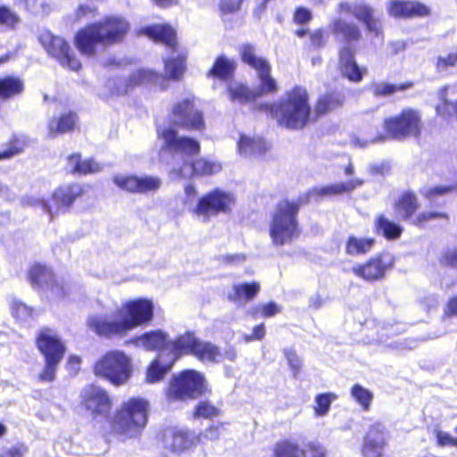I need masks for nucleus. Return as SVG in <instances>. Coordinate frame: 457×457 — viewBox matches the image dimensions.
Here are the masks:
<instances>
[{
    "mask_svg": "<svg viewBox=\"0 0 457 457\" xmlns=\"http://www.w3.org/2000/svg\"><path fill=\"white\" fill-rule=\"evenodd\" d=\"M157 132L159 138L163 141L160 158L170 166V179L212 175L221 170V165L212 160L201 158L193 161V156L200 151V145L195 139L180 137L178 131L170 127L160 128Z\"/></svg>",
    "mask_w": 457,
    "mask_h": 457,
    "instance_id": "f257e3e1",
    "label": "nucleus"
},
{
    "mask_svg": "<svg viewBox=\"0 0 457 457\" xmlns=\"http://www.w3.org/2000/svg\"><path fill=\"white\" fill-rule=\"evenodd\" d=\"M154 305L147 298L129 300L111 315L96 314L87 319V327L98 336L122 337L132 329L148 324L154 319Z\"/></svg>",
    "mask_w": 457,
    "mask_h": 457,
    "instance_id": "f03ea898",
    "label": "nucleus"
},
{
    "mask_svg": "<svg viewBox=\"0 0 457 457\" xmlns=\"http://www.w3.org/2000/svg\"><path fill=\"white\" fill-rule=\"evenodd\" d=\"M129 29V22L120 16H106L78 30L74 44L79 53L94 56L98 46L106 47L120 42Z\"/></svg>",
    "mask_w": 457,
    "mask_h": 457,
    "instance_id": "7ed1b4c3",
    "label": "nucleus"
},
{
    "mask_svg": "<svg viewBox=\"0 0 457 457\" xmlns=\"http://www.w3.org/2000/svg\"><path fill=\"white\" fill-rule=\"evenodd\" d=\"M240 55L242 61L256 71L259 85L255 88H249L242 83H230L228 86L230 99L243 104L263 95L275 93L278 86L276 80L270 76L271 67L268 61L258 56L255 47L249 44L241 46Z\"/></svg>",
    "mask_w": 457,
    "mask_h": 457,
    "instance_id": "20e7f679",
    "label": "nucleus"
},
{
    "mask_svg": "<svg viewBox=\"0 0 457 457\" xmlns=\"http://www.w3.org/2000/svg\"><path fill=\"white\" fill-rule=\"evenodd\" d=\"M270 112L280 126L291 129L303 128L311 113L306 89L296 87L287 92L284 97L270 106Z\"/></svg>",
    "mask_w": 457,
    "mask_h": 457,
    "instance_id": "39448f33",
    "label": "nucleus"
},
{
    "mask_svg": "<svg viewBox=\"0 0 457 457\" xmlns=\"http://www.w3.org/2000/svg\"><path fill=\"white\" fill-rule=\"evenodd\" d=\"M299 204L295 201H280L272 215L269 234L274 246L291 244L300 235L297 214Z\"/></svg>",
    "mask_w": 457,
    "mask_h": 457,
    "instance_id": "423d86ee",
    "label": "nucleus"
},
{
    "mask_svg": "<svg viewBox=\"0 0 457 457\" xmlns=\"http://www.w3.org/2000/svg\"><path fill=\"white\" fill-rule=\"evenodd\" d=\"M148 402L143 398H130L116 411L112 420V430L123 438L137 436L147 422Z\"/></svg>",
    "mask_w": 457,
    "mask_h": 457,
    "instance_id": "0eeeda50",
    "label": "nucleus"
},
{
    "mask_svg": "<svg viewBox=\"0 0 457 457\" xmlns=\"http://www.w3.org/2000/svg\"><path fill=\"white\" fill-rule=\"evenodd\" d=\"M139 34L145 35L155 42L164 44L172 50V56L164 60L165 71L170 79H179L186 70V54L177 49L176 33L166 24L142 28Z\"/></svg>",
    "mask_w": 457,
    "mask_h": 457,
    "instance_id": "6e6552de",
    "label": "nucleus"
},
{
    "mask_svg": "<svg viewBox=\"0 0 457 457\" xmlns=\"http://www.w3.org/2000/svg\"><path fill=\"white\" fill-rule=\"evenodd\" d=\"M133 371L131 358L122 351H110L94 366L96 376L104 378L115 386L125 385Z\"/></svg>",
    "mask_w": 457,
    "mask_h": 457,
    "instance_id": "1a4fd4ad",
    "label": "nucleus"
},
{
    "mask_svg": "<svg viewBox=\"0 0 457 457\" xmlns=\"http://www.w3.org/2000/svg\"><path fill=\"white\" fill-rule=\"evenodd\" d=\"M37 347L45 356L46 365L38 375L42 382H52L55 378L58 364L62 361L65 345L56 332L50 328H43L37 337Z\"/></svg>",
    "mask_w": 457,
    "mask_h": 457,
    "instance_id": "9d476101",
    "label": "nucleus"
},
{
    "mask_svg": "<svg viewBox=\"0 0 457 457\" xmlns=\"http://www.w3.org/2000/svg\"><path fill=\"white\" fill-rule=\"evenodd\" d=\"M384 129L386 136H379L371 142L382 141L386 137L402 140L409 137H419L422 129L421 115L414 109L406 108L401 113L386 119Z\"/></svg>",
    "mask_w": 457,
    "mask_h": 457,
    "instance_id": "9b49d317",
    "label": "nucleus"
},
{
    "mask_svg": "<svg viewBox=\"0 0 457 457\" xmlns=\"http://www.w3.org/2000/svg\"><path fill=\"white\" fill-rule=\"evenodd\" d=\"M234 202L232 194L216 189L200 197L195 205H190L189 211L197 219L206 222L220 212H228Z\"/></svg>",
    "mask_w": 457,
    "mask_h": 457,
    "instance_id": "f8f14e48",
    "label": "nucleus"
},
{
    "mask_svg": "<svg viewBox=\"0 0 457 457\" xmlns=\"http://www.w3.org/2000/svg\"><path fill=\"white\" fill-rule=\"evenodd\" d=\"M205 390L204 376L195 370L182 371L170 382L167 391L170 400H183L195 398L202 395Z\"/></svg>",
    "mask_w": 457,
    "mask_h": 457,
    "instance_id": "ddd939ff",
    "label": "nucleus"
},
{
    "mask_svg": "<svg viewBox=\"0 0 457 457\" xmlns=\"http://www.w3.org/2000/svg\"><path fill=\"white\" fill-rule=\"evenodd\" d=\"M82 194L83 188L80 184H66L56 188L50 200H37L33 204L39 205L50 217H53L69 212L73 203Z\"/></svg>",
    "mask_w": 457,
    "mask_h": 457,
    "instance_id": "4468645a",
    "label": "nucleus"
},
{
    "mask_svg": "<svg viewBox=\"0 0 457 457\" xmlns=\"http://www.w3.org/2000/svg\"><path fill=\"white\" fill-rule=\"evenodd\" d=\"M170 120L187 129L200 130L204 126L203 114L195 107L194 96H189L173 104Z\"/></svg>",
    "mask_w": 457,
    "mask_h": 457,
    "instance_id": "2eb2a0df",
    "label": "nucleus"
},
{
    "mask_svg": "<svg viewBox=\"0 0 457 457\" xmlns=\"http://www.w3.org/2000/svg\"><path fill=\"white\" fill-rule=\"evenodd\" d=\"M325 447L317 441L299 444L294 440H282L273 447V457H326Z\"/></svg>",
    "mask_w": 457,
    "mask_h": 457,
    "instance_id": "dca6fc26",
    "label": "nucleus"
},
{
    "mask_svg": "<svg viewBox=\"0 0 457 457\" xmlns=\"http://www.w3.org/2000/svg\"><path fill=\"white\" fill-rule=\"evenodd\" d=\"M39 41L47 53L57 59L62 66L68 67L71 71H78L81 67L79 60L62 37L45 32L39 37Z\"/></svg>",
    "mask_w": 457,
    "mask_h": 457,
    "instance_id": "f3484780",
    "label": "nucleus"
},
{
    "mask_svg": "<svg viewBox=\"0 0 457 457\" xmlns=\"http://www.w3.org/2000/svg\"><path fill=\"white\" fill-rule=\"evenodd\" d=\"M163 446L175 453H180L201 443V436L188 429L170 427L162 434Z\"/></svg>",
    "mask_w": 457,
    "mask_h": 457,
    "instance_id": "a211bd4d",
    "label": "nucleus"
},
{
    "mask_svg": "<svg viewBox=\"0 0 457 457\" xmlns=\"http://www.w3.org/2000/svg\"><path fill=\"white\" fill-rule=\"evenodd\" d=\"M394 259L389 253H382L370 259L364 264L353 266L352 272L358 278L366 281H376L382 278L386 272L393 266Z\"/></svg>",
    "mask_w": 457,
    "mask_h": 457,
    "instance_id": "6ab92c4d",
    "label": "nucleus"
},
{
    "mask_svg": "<svg viewBox=\"0 0 457 457\" xmlns=\"http://www.w3.org/2000/svg\"><path fill=\"white\" fill-rule=\"evenodd\" d=\"M113 182L120 189L139 194L156 191L162 185L159 178L152 176L116 175Z\"/></svg>",
    "mask_w": 457,
    "mask_h": 457,
    "instance_id": "aec40b11",
    "label": "nucleus"
},
{
    "mask_svg": "<svg viewBox=\"0 0 457 457\" xmlns=\"http://www.w3.org/2000/svg\"><path fill=\"white\" fill-rule=\"evenodd\" d=\"M164 78L160 74L145 69H139L134 71L127 80L119 79L118 80L109 81L110 85H113L112 95H124L136 86L145 84L156 85L159 81L164 82Z\"/></svg>",
    "mask_w": 457,
    "mask_h": 457,
    "instance_id": "412c9836",
    "label": "nucleus"
},
{
    "mask_svg": "<svg viewBox=\"0 0 457 457\" xmlns=\"http://www.w3.org/2000/svg\"><path fill=\"white\" fill-rule=\"evenodd\" d=\"M82 403L92 414L105 415L112 407V400L104 388L89 385L82 391Z\"/></svg>",
    "mask_w": 457,
    "mask_h": 457,
    "instance_id": "4be33fe9",
    "label": "nucleus"
},
{
    "mask_svg": "<svg viewBox=\"0 0 457 457\" xmlns=\"http://www.w3.org/2000/svg\"><path fill=\"white\" fill-rule=\"evenodd\" d=\"M386 444L385 426L377 422L370 428L365 436L361 453L363 457H381Z\"/></svg>",
    "mask_w": 457,
    "mask_h": 457,
    "instance_id": "5701e85b",
    "label": "nucleus"
},
{
    "mask_svg": "<svg viewBox=\"0 0 457 457\" xmlns=\"http://www.w3.org/2000/svg\"><path fill=\"white\" fill-rule=\"evenodd\" d=\"M339 69L342 75L352 82L361 81L366 73V68H361L355 60L354 47L347 45L343 46L339 52Z\"/></svg>",
    "mask_w": 457,
    "mask_h": 457,
    "instance_id": "b1692460",
    "label": "nucleus"
},
{
    "mask_svg": "<svg viewBox=\"0 0 457 457\" xmlns=\"http://www.w3.org/2000/svg\"><path fill=\"white\" fill-rule=\"evenodd\" d=\"M389 15L395 18L424 17L430 14L425 4L416 1L391 0L387 4Z\"/></svg>",
    "mask_w": 457,
    "mask_h": 457,
    "instance_id": "393cba45",
    "label": "nucleus"
},
{
    "mask_svg": "<svg viewBox=\"0 0 457 457\" xmlns=\"http://www.w3.org/2000/svg\"><path fill=\"white\" fill-rule=\"evenodd\" d=\"M134 342L137 347H142L147 351H159V353L164 351V357H167L169 353L168 345L170 340L168 335L162 330L146 332L136 337Z\"/></svg>",
    "mask_w": 457,
    "mask_h": 457,
    "instance_id": "a878e982",
    "label": "nucleus"
},
{
    "mask_svg": "<svg viewBox=\"0 0 457 457\" xmlns=\"http://www.w3.org/2000/svg\"><path fill=\"white\" fill-rule=\"evenodd\" d=\"M199 340L191 333H186L179 336L174 341H170L168 345L170 362H174L184 353H192L195 352V348Z\"/></svg>",
    "mask_w": 457,
    "mask_h": 457,
    "instance_id": "bb28decb",
    "label": "nucleus"
},
{
    "mask_svg": "<svg viewBox=\"0 0 457 457\" xmlns=\"http://www.w3.org/2000/svg\"><path fill=\"white\" fill-rule=\"evenodd\" d=\"M363 179L353 178L345 182L334 183L319 187L312 191V195L319 197L336 196L345 193H351L363 185Z\"/></svg>",
    "mask_w": 457,
    "mask_h": 457,
    "instance_id": "cd10ccee",
    "label": "nucleus"
},
{
    "mask_svg": "<svg viewBox=\"0 0 457 457\" xmlns=\"http://www.w3.org/2000/svg\"><path fill=\"white\" fill-rule=\"evenodd\" d=\"M261 286L258 282L234 284L231 291L228 294L230 301L238 306H245L253 300L260 292Z\"/></svg>",
    "mask_w": 457,
    "mask_h": 457,
    "instance_id": "c85d7f7f",
    "label": "nucleus"
},
{
    "mask_svg": "<svg viewBox=\"0 0 457 457\" xmlns=\"http://www.w3.org/2000/svg\"><path fill=\"white\" fill-rule=\"evenodd\" d=\"M329 28L336 37L348 43L356 42L361 38V31L359 26L356 23L345 21L341 17L334 19L331 21Z\"/></svg>",
    "mask_w": 457,
    "mask_h": 457,
    "instance_id": "c756f323",
    "label": "nucleus"
},
{
    "mask_svg": "<svg viewBox=\"0 0 457 457\" xmlns=\"http://www.w3.org/2000/svg\"><path fill=\"white\" fill-rule=\"evenodd\" d=\"M30 283L35 284L43 290L50 289L56 295L62 292V288L54 280L51 270L40 264L35 265L30 270Z\"/></svg>",
    "mask_w": 457,
    "mask_h": 457,
    "instance_id": "7c9ffc66",
    "label": "nucleus"
},
{
    "mask_svg": "<svg viewBox=\"0 0 457 457\" xmlns=\"http://www.w3.org/2000/svg\"><path fill=\"white\" fill-rule=\"evenodd\" d=\"M419 207L417 196L410 191L403 192L394 205L396 217L403 220H411Z\"/></svg>",
    "mask_w": 457,
    "mask_h": 457,
    "instance_id": "2f4dec72",
    "label": "nucleus"
},
{
    "mask_svg": "<svg viewBox=\"0 0 457 457\" xmlns=\"http://www.w3.org/2000/svg\"><path fill=\"white\" fill-rule=\"evenodd\" d=\"M237 149L241 156L251 157L264 154L268 145L261 137L242 135L237 143Z\"/></svg>",
    "mask_w": 457,
    "mask_h": 457,
    "instance_id": "473e14b6",
    "label": "nucleus"
},
{
    "mask_svg": "<svg viewBox=\"0 0 457 457\" xmlns=\"http://www.w3.org/2000/svg\"><path fill=\"white\" fill-rule=\"evenodd\" d=\"M174 362H170V357H164V351L159 353L157 358L151 363L146 371V381L156 383L171 369Z\"/></svg>",
    "mask_w": 457,
    "mask_h": 457,
    "instance_id": "72a5a7b5",
    "label": "nucleus"
},
{
    "mask_svg": "<svg viewBox=\"0 0 457 457\" xmlns=\"http://www.w3.org/2000/svg\"><path fill=\"white\" fill-rule=\"evenodd\" d=\"M237 63L233 59H229L225 55H220L216 58L213 66L208 71L207 76L226 80L233 75Z\"/></svg>",
    "mask_w": 457,
    "mask_h": 457,
    "instance_id": "f704fd0d",
    "label": "nucleus"
},
{
    "mask_svg": "<svg viewBox=\"0 0 457 457\" xmlns=\"http://www.w3.org/2000/svg\"><path fill=\"white\" fill-rule=\"evenodd\" d=\"M194 355L203 361L219 362L223 360V353L209 342L199 341Z\"/></svg>",
    "mask_w": 457,
    "mask_h": 457,
    "instance_id": "c9c22d12",
    "label": "nucleus"
},
{
    "mask_svg": "<svg viewBox=\"0 0 457 457\" xmlns=\"http://www.w3.org/2000/svg\"><path fill=\"white\" fill-rule=\"evenodd\" d=\"M448 86H445L437 91V97L442 102L436 106V114L444 119L457 116V100L449 102L446 98Z\"/></svg>",
    "mask_w": 457,
    "mask_h": 457,
    "instance_id": "e433bc0d",
    "label": "nucleus"
},
{
    "mask_svg": "<svg viewBox=\"0 0 457 457\" xmlns=\"http://www.w3.org/2000/svg\"><path fill=\"white\" fill-rule=\"evenodd\" d=\"M24 88L23 82L16 77L0 78V97L8 98L20 94Z\"/></svg>",
    "mask_w": 457,
    "mask_h": 457,
    "instance_id": "4c0bfd02",
    "label": "nucleus"
},
{
    "mask_svg": "<svg viewBox=\"0 0 457 457\" xmlns=\"http://www.w3.org/2000/svg\"><path fill=\"white\" fill-rule=\"evenodd\" d=\"M374 245L372 238L350 237L346 242L345 251L350 255L365 254Z\"/></svg>",
    "mask_w": 457,
    "mask_h": 457,
    "instance_id": "58836bf2",
    "label": "nucleus"
},
{
    "mask_svg": "<svg viewBox=\"0 0 457 457\" xmlns=\"http://www.w3.org/2000/svg\"><path fill=\"white\" fill-rule=\"evenodd\" d=\"M77 117L74 113L62 115L59 120H53L49 122V133L55 136L57 133H66L73 129Z\"/></svg>",
    "mask_w": 457,
    "mask_h": 457,
    "instance_id": "ea45409f",
    "label": "nucleus"
},
{
    "mask_svg": "<svg viewBox=\"0 0 457 457\" xmlns=\"http://www.w3.org/2000/svg\"><path fill=\"white\" fill-rule=\"evenodd\" d=\"M377 230L387 239H395L403 232L402 227L384 216H378L376 221Z\"/></svg>",
    "mask_w": 457,
    "mask_h": 457,
    "instance_id": "a19ab883",
    "label": "nucleus"
},
{
    "mask_svg": "<svg viewBox=\"0 0 457 457\" xmlns=\"http://www.w3.org/2000/svg\"><path fill=\"white\" fill-rule=\"evenodd\" d=\"M345 97L341 93H331L322 96L318 100L316 112L320 114L329 112L341 105Z\"/></svg>",
    "mask_w": 457,
    "mask_h": 457,
    "instance_id": "79ce46f5",
    "label": "nucleus"
},
{
    "mask_svg": "<svg viewBox=\"0 0 457 457\" xmlns=\"http://www.w3.org/2000/svg\"><path fill=\"white\" fill-rule=\"evenodd\" d=\"M412 82H405L400 84H390L386 82H379L373 86V93L376 96H388L396 92L403 91L412 87Z\"/></svg>",
    "mask_w": 457,
    "mask_h": 457,
    "instance_id": "37998d69",
    "label": "nucleus"
},
{
    "mask_svg": "<svg viewBox=\"0 0 457 457\" xmlns=\"http://www.w3.org/2000/svg\"><path fill=\"white\" fill-rule=\"evenodd\" d=\"M457 65V49L436 57L435 67L437 73L446 75L451 68Z\"/></svg>",
    "mask_w": 457,
    "mask_h": 457,
    "instance_id": "c03bdc74",
    "label": "nucleus"
},
{
    "mask_svg": "<svg viewBox=\"0 0 457 457\" xmlns=\"http://www.w3.org/2000/svg\"><path fill=\"white\" fill-rule=\"evenodd\" d=\"M351 396L364 411H368L370 409L373 400L372 392L359 384H356L352 387Z\"/></svg>",
    "mask_w": 457,
    "mask_h": 457,
    "instance_id": "a18cd8bd",
    "label": "nucleus"
},
{
    "mask_svg": "<svg viewBox=\"0 0 457 457\" xmlns=\"http://www.w3.org/2000/svg\"><path fill=\"white\" fill-rule=\"evenodd\" d=\"M337 399V395L333 393L320 394L315 397L314 411L316 416H325L329 409L333 401Z\"/></svg>",
    "mask_w": 457,
    "mask_h": 457,
    "instance_id": "49530a36",
    "label": "nucleus"
},
{
    "mask_svg": "<svg viewBox=\"0 0 457 457\" xmlns=\"http://www.w3.org/2000/svg\"><path fill=\"white\" fill-rule=\"evenodd\" d=\"M457 191V183L448 186L425 187L420 190V194L429 201H432L436 195H445Z\"/></svg>",
    "mask_w": 457,
    "mask_h": 457,
    "instance_id": "de8ad7c7",
    "label": "nucleus"
},
{
    "mask_svg": "<svg viewBox=\"0 0 457 457\" xmlns=\"http://www.w3.org/2000/svg\"><path fill=\"white\" fill-rule=\"evenodd\" d=\"M20 23L19 16L9 7L0 5V26L5 29H14Z\"/></svg>",
    "mask_w": 457,
    "mask_h": 457,
    "instance_id": "09e8293b",
    "label": "nucleus"
},
{
    "mask_svg": "<svg viewBox=\"0 0 457 457\" xmlns=\"http://www.w3.org/2000/svg\"><path fill=\"white\" fill-rule=\"evenodd\" d=\"M279 312L280 307L273 302L268 303L262 306H256L248 311L249 314L253 317H256L257 315L261 314V316L263 318L272 317Z\"/></svg>",
    "mask_w": 457,
    "mask_h": 457,
    "instance_id": "8fccbe9b",
    "label": "nucleus"
},
{
    "mask_svg": "<svg viewBox=\"0 0 457 457\" xmlns=\"http://www.w3.org/2000/svg\"><path fill=\"white\" fill-rule=\"evenodd\" d=\"M375 13V10L362 0L355 1L353 17L361 22L366 21Z\"/></svg>",
    "mask_w": 457,
    "mask_h": 457,
    "instance_id": "3c124183",
    "label": "nucleus"
},
{
    "mask_svg": "<svg viewBox=\"0 0 457 457\" xmlns=\"http://www.w3.org/2000/svg\"><path fill=\"white\" fill-rule=\"evenodd\" d=\"M11 312L19 322H25L29 315V308L25 303L13 298L11 302Z\"/></svg>",
    "mask_w": 457,
    "mask_h": 457,
    "instance_id": "603ef678",
    "label": "nucleus"
},
{
    "mask_svg": "<svg viewBox=\"0 0 457 457\" xmlns=\"http://www.w3.org/2000/svg\"><path fill=\"white\" fill-rule=\"evenodd\" d=\"M244 0H219L218 8L222 15L237 12Z\"/></svg>",
    "mask_w": 457,
    "mask_h": 457,
    "instance_id": "864d4df0",
    "label": "nucleus"
},
{
    "mask_svg": "<svg viewBox=\"0 0 457 457\" xmlns=\"http://www.w3.org/2000/svg\"><path fill=\"white\" fill-rule=\"evenodd\" d=\"M436 219L447 220L448 216L445 212L427 211L420 212L415 219H413L412 223L415 225L421 226L429 220Z\"/></svg>",
    "mask_w": 457,
    "mask_h": 457,
    "instance_id": "5fc2aeb1",
    "label": "nucleus"
},
{
    "mask_svg": "<svg viewBox=\"0 0 457 457\" xmlns=\"http://www.w3.org/2000/svg\"><path fill=\"white\" fill-rule=\"evenodd\" d=\"M367 30L376 37H383V25L379 17L374 13L370 18L363 22Z\"/></svg>",
    "mask_w": 457,
    "mask_h": 457,
    "instance_id": "6e6d98bb",
    "label": "nucleus"
},
{
    "mask_svg": "<svg viewBox=\"0 0 457 457\" xmlns=\"http://www.w3.org/2000/svg\"><path fill=\"white\" fill-rule=\"evenodd\" d=\"M442 265L457 268V247L444 250L439 257Z\"/></svg>",
    "mask_w": 457,
    "mask_h": 457,
    "instance_id": "4d7b16f0",
    "label": "nucleus"
},
{
    "mask_svg": "<svg viewBox=\"0 0 457 457\" xmlns=\"http://www.w3.org/2000/svg\"><path fill=\"white\" fill-rule=\"evenodd\" d=\"M218 409L207 402L200 403L195 411V416L202 418H212L218 415Z\"/></svg>",
    "mask_w": 457,
    "mask_h": 457,
    "instance_id": "13d9d810",
    "label": "nucleus"
},
{
    "mask_svg": "<svg viewBox=\"0 0 457 457\" xmlns=\"http://www.w3.org/2000/svg\"><path fill=\"white\" fill-rule=\"evenodd\" d=\"M101 170L100 165L90 159L86 160H80L79 166L78 168L77 173L78 174H89V173H96L98 172Z\"/></svg>",
    "mask_w": 457,
    "mask_h": 457,
    "instance_id": "bf43d9fd",
    "label": "nucleus"
},
{
    "mask_svg": "<svg viewBox=\"0 0 457 457\" xmlns=\"http://www.w3.org/2000/svg\"><path fill=\"white\" fill-rule=\"evenodd\" d=\"M27 447L23 444H17L0 452V457H25Z\"/></svg>",
    "mask_w": 457,
    "mask_h": 457,
    "instance_id": "052dcab7",
    "label": "nucleus"
},
{
    "mask_svg": "<svg viewBox=\"0 0 457 457\" xmlns=\"http://www.w3.org/2000/svg\"><path fill=\"white\" fill-rule=\"evenodd\" d=\"M457 318V293L450 296L444 306L443 318Z\"/></svg>",
    "mask_w": 457,
    "mask_h": 457,
    "instance_id": "680f3d73",
    "label": "nucleus"
},
{
    "mask_svg": "<svg viewBox=\"0 0 457 457\" xmlns=\"http://www.w3.org/2000/svg\"><path fill=\"white\" fill-rule=\"evenodd\" d=\"M436 441L440 446L452 445L457 447V438L444 431H436Z\"/></svg>",
    "mask_w": 457,
    "mask_h": 457,
    "instance_id": "e2e57ef3",
    "label": "nucleus"
},
{
    "mask_svg": "<svg viewBox=\"0 0 457 457\" xmlns=\"http://www.w3.org/2000/svg\"><path fill=\"white\" fill-rule=\"evenodd\" d=\"M285 355L294 375L296 376L301 368V360L292 350H285Z\"/></svg>",
    "mask_w": 457,
    "mask_h": 457,
    "instance_id": "0e129e2a",
    "label": "nucleus"
},
{
    "mask_svg": "<svg viewBox=\"0 0 457 457\" xmlns=\"http://www.w3.org/2000/svg\"><path fill=\"white\" fill-rule=\"evenodd\" d=\"M355 1H341L337 5V12L339 15H353L354 13Z\"/></svg>",
    "mask_w": 457,
    "mask_h": 457,
    "instance_id": "69168bd1",
    "label": "nucleus"
},
{
    "mask_svg": "<svg viewBox=\"0 0 457 457\" xmlns=\"http://www.w3.org/2000/svg\"><path fill=\"white\" fill-rule=\"evenodd\" d=\"M220 426H210L204 432V435H200L201 436V440L203 438H205V439H208V440H212V441H214V440H217L219 439L220 437Z\"/></svg>",
    "mask_w": 457,
    "mask_h": 457,
    "instance_id": "338daca9",
    "label": "nucleus"
},
{
    "mask_svg": "<svg viewBox=\"0 0 457 457\" xmlns=\"http://www.w3.org/2000/svg\"><path fill=\"white\" fill-rule=\"evenodd\" d=\"M80 358L76 355H71L68 359L66 368L72 375L77 374L80 369Z\"/></svg>",
    "mask_w": 457,
    "mask_h": 457,
    "instance_id": "774afa93",
    "label": "nucleus"
}]
</instances>
